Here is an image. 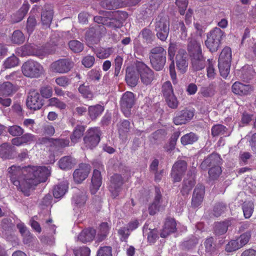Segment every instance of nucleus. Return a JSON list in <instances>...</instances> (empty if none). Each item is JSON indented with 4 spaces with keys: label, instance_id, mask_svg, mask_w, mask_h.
I'll return each mask as SVG.
<instances>
[{
    "label": "nucleus",
    "instance_id": "18",
    "mask_svg": "<svg viewBox=\"0 0 256 256\" xmlns=\"http://www.w3.org/2000/svg\"><path fill=\"white\" fill-rule=\"evenodd\" d=\"M176 44L178 46L176 50H178L176 57V66L180 72L184 73L186 72L188 64V54L185 50L180 48L179 45Z\"/></svg>",
    "mask_w": 256,
    "mask_h": 256
},
{
    "label": "nucleus",
    "instance_id": "27",
    "mask_svg": "<svg viewBox=\"0 0 256 256\" xmlns=\"http://www.w3.org/2000/svg\"><path fill=\"white\" fill-rule=\"evenodd\" d=\"M176 230V222L174 218H168L166 220L161 233L160 236L166 238L170 233L174 232Z\"/></svg>",
    "mask_w": 256,
    "mask_h": 256
},
{
    "label": "nucleus",
    "instance_id": "26",
    "mask_svg": "<svg viewBox=\"0 0 256 256\" xmlns=\"http://www.w3.org/2000/svg\"><path fill=\"white\" fill-rule=\"evenodd\" d=\"M92 184L90 186V191L92 194H95L99 190L102 183L100 172L94 170L92 178Z\"/></svg>",
    "mask_w": 256,
    "mask_h": 256
},
{
    "label": "nucleus",
    "instance_id": "62",
    "mask_svg": "<svg viewBox=\"0 0 256 256\" xmlns=\"http://www.w3.org/2000/svg\"><path fill=\"white\" fill-rule=\"evenodd\" d=\"M95 58L92 56H86L84 57L82 61V64L86 68H90L94 64Z\"/></svg>",
    "mask_w": 256,
    "mask_h": 256
},
{
    "label": "nucleus",
    "instance_id": "37",
    "mask_svg": "<svg viewBox=\"0 0 256 256\" xmlns=\"http://www.w3.org/2000/svg\"><path fill=\"white\" fill-rule=\"evenodd\" d=\"M254 72L252 68L250 66H245L238 72V75L244 80H248L252 78Z\"/></svg>",
    "mask_w": 256,
    "mask_h": 256
},
{
    "label": "nucleus",
    "instance_id": "30",
    "mask_svg": "<svg viewBox=\"0 0 256 256\" xmlns=\"http://www.w3.org/2000/svg\"><path fill=\"white\" fill-rule=\"evenodd\" d=\"M214 238L212 237L206 239L204 242L207 254L212 256H218V250L216 245L214 242Z\"/></svg>",
    "mask_w": 256,
    "mask_h": 256
},
{
    "label": "nucleus",
    "instance_id": "5",
    "mask_svg": "<svg viewBox=\"0 0 256 256\" xmlns=\"http://www.w3.org/2000/svg\"><path fill=\"white\" fill-rule=\"evenodd\" d=\"M166 50L162 46H156L151 50L150 61L156 70H160L164 68L166 62Z\"/></svg>",
    "mask_w": 256,
    "mask_h": 256
},
{
    "label": "nucleus",
    "instance_id": "52",
    "mask_svg": "<svg viewBox=\"0 0 256 256\" xmlns=\"http://www.w3.org/2000/svg\"><path fill=\"white\" fill-rule=\"evenodd\" d=\"M251 237V232L247 231L246 232L242 234L236 240L238 242V244L240 248H242L249 242Z\"/></svg>",
    "mask_w": 256,
    "mask_h": 256
},
{
    "label": "nucleus",
    "instance_id": "60",
    "mask_svg": "<svg viewBox=\"0 0 256 256\" xmlns=\"http://www.w3.org/2000/svg\"><path fill=\"white\" fill-rule=\"evenodd\" d=\"M162 91L164 98L174 94L172 87L170 82L168 81L164 84Z\"/></svg>",
    "mask_w": 256,
    "mask_h": 256
},
{
    "label": "nucleus",
    "instance_id": "2",
    "mask_svg": "<svg viewBox=\"0 0 256 256\" xmlns=\"http://www.w3.org/2000/svg\"><path fill=\"white\" fill-rule=\"evenodd\" d=\"M102 16H96L94 20L96 22L102 24V25L96 24L90 28L86 34V40L92 44L97 43L105 33L106 28L104 25L114 28H120L122 26L123 22L127 18L128 14L123 11L116 10L114 12H102L100 13Z\"/></svg>",
    "mask_w": 256,
    "mask_h": 256
},
{
    "label": "nucleus",
    "instance_id": "21",
    "mask_svg": "<svg viewBox=\"0 0 256 256\" xmlns=\"http://www.w3.org/2000/svg\"><path fill=\"white\" fill-rule=\"evenodd\" d=\"M194 116V111L186 109L178 112L174 118V122L176 125L184 124L191 120Z\"/></svg>",
    "mask_w": 256,
    "mask_h": 256
},
{
    "label": "nucleus",
    "instance_id": "58",
    "mask_svg": "<svg viewBox=\"0 0 256 256\" xmlns=\"http://www.w3.org/2000/svg\"><path fill=\"white\" fill-rule=\"evenodd\" d=\"M97 256H112V248L110 246L100 247L97 252Z\"/></svg>",
    "mask_w": 256,
    "mask_h": 256
},
{
    "label": "nucleus",
    "instance_id": "20",
    "mask_svg": "<svg viewBox=\"0 0 256 256\" xmlns=\"http://www.w3.org/2000/svg\"><path fill=\"white\" fill-rule=\"evenodd\" d=\"M90 170V166L88 164H81L79 168L74 172V179L77 183H80L88 176Z\"/></svg>",
    "mask_w": 256,
    "mask_h": 256
},
{
    "label": "nucleus",
    "instance_id": "46",
    "mask_svg": "<svg viewBox=\"0 0 256 256\" xmlns=\"http://www.w3.org/2000/svg\"><path fill=\"white\" fill-rule=\"evenodd\" d=\"M70 48L74 52H80L84 49L82 43L77 40H70L68 43Z\"/></svg>",
    "mask_w": 256,
    "mask_h": 256
},
{
    "label": "nucleus",
    "instance_id": "15",
    "mask_svg": "<svg viewBox=\"0 0 256 256\" xmlns=\"http://www.w3.org/2000/svg\"><path fill=\"white\" fill-rule=\"evenodd\" d=\"M120 104L122 111L126 117H128L134 104V94L130 92H124L121 98Z\"/></svg>",
    "mask_w": 256,
    "mask_h": 256
},
{
    "label": "nucleus",
    "instance_id": "22",
    "mask_svg": "<svg viewBox=\"0 0 256 256\" xmlns=\"http://www.w3.org/2000/svg\"><path fill=\"white\" fill-rule=\"evenodd\" d=\"M176 49H178V46L176 44L174 43H170V44L168 50V54L169 58L172 61V62L170 65L169 69L170 76L174 84L176 83V74L174 63V56Z\"/></svg>",
    "mask_w": 256,
    "mask_h": 256
},
{
    "label": "nucleus",
    "instance_id": "11",
    "mask_svg": "<svg viewBox=\"0 0 256 256\" xmlns=\"http://www.w3.org/2000/svg\"><path fill=\"white\" fill-rule=\"evenodd\" d=\"M74 66L73 62L68 58L60 59L53 62L50 66L52 72L59 74L68 72Z\"/></svg>",
    "mask_w": 256,
    "mask_h": 256
},
{
    "label": "nucleus",
    "instance_id": "43",
    "mask_svg": "<svg viewBox=\"0 0 256 256\" xmlns=\"http://www.w3.org/2000/svg\"><path fill=\"white\" fill-rule=\"evenodd\" d=\"M126 80L128 84L132 87L135 86L138 82V78L134 72L126 70Z\"/></svg>",
    "mask_w": 256,
    "mask_h": 256
},
{
    "label": "nucleus",
    "instance_id": "36",
    "mask_svg": "<svg viewBox=\"0 0 256 256\" xmlns=\"http://www.w3.org/2000/svg\"><path fill=\"white\" fill-rule=\"evenodd\" d=\"M110 229V225L108 222H102L100 226V230L96 236L97 240L101 242L108 236Z\"/></svg>",
    "mask_w": 256,
    "mask_h": 256
},
{
    "label": "nucleus",
    "instance_id": "53",
    "mask_svg": "<svg viewBox=\"0 0 256 256\" xmlns=\"http://www.w3.org/2000/svg\"><path fill=\"white\" fill-rule=\"evenodd\" d=\"M240 246L238 244V240H231L226 246L225 250L227 252H232L236 251L240 248Z\"/></svg>",
    "mask_w": 256,
    "mask_h": 256
},
{
    "label": "nucleus",
    "instance_id": "24",
    "mask_svg": "<svg viewBox=\"0 0 256 256\" xmlns=\"http://www.w3.org/2000/svg\"><path fill=\"white\" fill-rule=\"evenodd\" d=\"M69 142L68 140L63 138L54 139L52 138H43L40 140V144H45L46 146L65 147L68 146Z\"/></svg>",
    "mask_w": 256,
    "mask_h": 256
},
{
    "label": "nucleus",
    "instance_id": "28",
    "mask_svg": "<svg viewBox=\"0 0 256 256\" xmlns=\"http://www.w3.org/2000/svg\"><path fill=\"white\" fill-rule=\"evenodd\" d=\"M16 91V88L11 82H0V96H10Z\"/></svg>",
    "mask_w": 256,
    "mask_h": 256
},
{
    "label": "nucleus",
    "instance_id": "61",
    "mask_svg": "<svg viewBox=\"0 0 256 256\" xmlns=\"http://www.w3.org/2000/svg\"><path fill=\"white\" fill-rule=\"evenodd\" d=\"M36 24V20L34 17L30 16L27 20L26 30L29 34H30L34 30Z\"/></svg>",
    "mask_w": 256,
    "mask_h": 256
},
{
    "label": "nucleus",
    "instance_id": "14",
    "mask_svg": "<svg viewBox=\"0 0 256 256\" xmlns=\"http://www.w3.org/2000/svg\"><path fill=\"white\" fill-rule=\"evenodd\" d=\"M156 195L153 202L149 206V212L150 215L156 214L158 212L163 210L168 204V200L162 197L160 188H156Z\"/></svg>",
    "mask_w": 256,
    "mask_h": 256
},
{
    "label": "nucleus",
    "instance_id": "17",
    "mask_svg": "<svg viewBox=\"0 0 256 256\" xmlns=\"http://www.w3.org/2000/svg\"><path fill=\"white\" fill-rule=\"evenodd\" d=\"M186 168L187 164L184 160H179L174 163L171 172V176L174 182L181 180Z\"/></svg>",
    "mask_w": 256,
    "mask_h": 256
},
{
    "label": "nucleus",
    "instance_id": "54",
    "mask_svg": "<svg viewBox=\"0 0 256 256\" xmlns=\"http://www.w3.org/2000/svg\"><path fill=\"white\" fill-rule=\"evenodd\" d=\"M165 98L166 103L170 108H177L178 102L176 98L174 95V94L165 97Z\"/></svg>",
    "mask_w": 256,
    "mask_h": 256
},
{
    "label": "nucleus",
    "instance_id": "57",
    "mask_svg": "<svg viewBox=\"0 0 256 256\" xmlns=\"http://www.w3.org/2000/svg\"><path fill=\"white\" fill-rule=\"evenodd\" d=\"M48 104L50 106H54L60 110H64L66 108V104L56 98H52L49 99Z\"/></svg>",
    "mask_w": 256,
    "mask_h": 256
},
{
    "label": "nucleus",
    "instance_id": "7",
    "mask_svg": "<svg viewBox=\"0 0 256 256\" xmlns=\"http://www.w3.org/2000/svg\"><path fill=\"white\" fill-rule=\"evenodd\" d=\"M232 60V50L226 46L223 48L218 58V68L220 75L226 78L230 72Z\"/></svg>",
    "mask_w": 256,
    "mask_h": 256
},
{
    "label": "nucleus",
    "instance_id": "63",
    "mask_svg": "<svg viewBox=\"0 0 256 256\" xmlns=\"http://www.w3.org/2000/svg\"><path fill=\"white\" fill-rule=\"evenodd\" d=\"M90 252V249L86 246L80 248L74 251L76 256H89Z\"/></svg>",
    "mask_w": 256,
    "mask_h": 256
},
{
    "label": "nucleus",
    "instance_id": "38",
    "mask_svg": "<svg viewBox=\"0 0 256 256\" xmlns=\"http://www.w3.org/2000/svg\"><path fill=\"white\" fill-rule=\"evenodd\" d=\"M198 140V136L194 132H190L183 136L180 139L182 145L192 144Z\"/></svg>",
    "mask_w": 256,
    "mask_h": 256
},
{
    "label": "nucleus",
    "instance_id": "50",
    "mask_svg": "<svg viewBox=\"0 0 256 256\" xmlns=\"http://www.w3.org/2000/svg\"><path fill=\"white\" fill-rule=\"evenodd\" d=\"M194 182L192 180H184L181 190L182 195L184 196L188 194L194 186Z\"/></svg>",
    "mask_w": 256,
    "mask_h": 256
},
{
    "label": "nucleus",
    "instance_id": "32",
    "mask_svg": "<svg viewBox=\"0 0 256 256\" xmlns=\"http://www.w3.org/2000/svg\"><path fill=\"white\" fill-rule=\"evenodd\" d=\"M76 163V160L69 156L62 158L58 162L60 168L63 170L72 168Z\"/></svg>",
    "mask_w": 256,
    "mask_h": 256
},
{
    "label": "nucleus",
    "instance_id": "9",
    "mask_svg": "<svg viewBox=\"0 0 256 256\" xmlns=\"http://www.w3.org/2000/svg\"><path fill=\"white\" fill-rule=\"evenodd\" d=\"M224 34V32L218 28H214L207 34V39L205 44L211 52L218 50Z\"/></svg>",
    "mask_w": 256,
    "mask_h": 256
},
{
    "label": "nucleus",
    "instance_id": "10",
    "mask_svg": "<svg viewBox=\"0 0 256 256\" xmlns=\"http://www.w3.org/2000/svg\"><path fill=\"white\" fill-rule=\"evenodd\" d=\"M44 104L43 100L39 92L35 90H31L28 94L26 105L32 110L40 109Z\"/></svg>",
    "mask_w": 256,
    "mask_h": 256
},
{
    "label": "nucleus",
    "instance_id": "39",
    "mask_svg": "<svg viewBox=\"0 0 256 256\" xmlns=\"http://www.w3.org/2000/svg\"><path fill=\"white\" fill-rule=\"evenodd\" d=\"M230 225V221L217 222L214 226V232L217 235L226 233Z\"/></svg>",
    "mask_w": 256,
    "mask_h": 256
},
{
    "label": "nucleus",
    "instance_id": "42",
    "mask_svg": "<svg viewBox=\"0 0 256 256\" xmlns=\"http://www.w3.org/2000/svg\"><path fill=\"white\" fill-rule=\"evenodd\" d=\"M84 130V127L82 126H77L76 127L73 132V134L71 136V140L72 142L75 144L78 141V140L83 136Z\"/></svg>",
    "mask_w": 256,
    "mask_h": 256
},
{
    "label": "nucleus",
    "instance_id": "40",
    "mask_svg": "<svg viewBox=\"0 0 256 256\" xmlns=\"http://www.w3.org/2000/svg\"><path fill=\"white\" fill-rule=\"evenodd\" d=\"M143 234L144 236H148V240L150 243L154 242L158 236L156 230L154 229H148V226L146 224L143 228Z\"/></svg>",
    "mask_w": 256,
    "mask_h": 256
},
{
    "label": "nucleus",
    "instance_id": "29",
    "mask_svg": "<svg viewBox=\"0 0 256 256\" xmlns=\"http://www.w3.org/2000/svg\"><path fill=\"white\" fill-rule=\"evenodd\" d=\"M96 232L94 229L90 228L83 230L78 235V238L80 242L85 243L93 240Z\"/></svg>",
    "mask_w": 256,
    "mask_h": 256
},
{
    "label": "nucleus",
    "instance_id": "33",
    "mask_svg": "<svg viewBox=\"0 0 256 256\" xmlns=\"http://www.w3.org/2000/svg\"><path fill=\"white\" fill-rule=\"evenodd\" d=\"M68 184L66 182H62L54 186L53 194L55 198H60L62 197L68 190Z\"/></svg>",
    "mask_w": 256,
    "mask_h": 256
},
{
    "label": "nucleus",
    "instance_id": "23",
    "mask_svg": "<svg viewBox=\"0 0 256 256\" xmlns=\"http://www.w3.org/2000/svg\"><path fill=\"white\" fill-rule=\"evenodd\" d=\"M122 184V180L120 175L116 174L111 178L109 190L112 196L116 198L118 196Z\"/></svg>",
    "mask_w": 256,
    "mask_h": 256
},
{
    "label": "nucleus",
    "instance_id": "34",
    "mask_svg": "<svg viewBox=\"0 0 256 256\" xmlns=\"http://www.w3.org/2000/svg\"><path fill=\"white\" fill-rule=\"evenodd\" d=\"M104 110V107L100 104L92 106L88 108V113L90 117L92 120L100 116Z\"/></svg>",
    "mask_w": 256,
    "mask_h": 256
},
{
    "label": "nucleus",
    "instance_id": "48",
    "mask_svg": "<svg viewBox=\"0 0 256 256\" xmlns=\"http://www.w3.org/2000/svg\"><path fill=\"white\" fill-rule=\"evenodd\" d=\"M112 53L110 48H100L96 52V56L100 59H105L108 58Z\"/></svg>",
    "mask_w": 256,
    "mask_h": 256
},
{
    "label": "nucleus",
    "instance_id": "45",
    "mask_svg": "<svg viewBox=\"0 0 256 256\" xmlns=\"http://www.w3.org/2000/svg\"><path fill=\"white\" fill-rule=\"evenodd\" d=\"M243 212L246 218H250L254 211V204L251 202H245L242 206Z\"/></svg>",
    "mask_w": 256,
    "mask_h": 256
},
{
    "label": "nucleus",
    "instance_id": "59",
    "mask_svg": "<svg viewBox=\"0 0 256 256\" xmlns=\"http://www.w3.org/2000/svg\"><path fill=\"white\" fill-rule=\"evenodd\" d=\"M52 88L50 86H44L40 89V92L42 96L46 98H50L52 94Z\"/></svg>",
    "mask_w": 256,
    "mask_h": 256
},
{
    "label": "nucleus",
    "instance_id": "64",
    "mask_svg": "<svg viewBox=\"0 0 256 256\" xmlns=\"http://www.w3.org/2000/svg\"><path fill=\"white\" fill-rule=\"evenodd\" d=\"M24 144H30L36 140V136L31 134L26 133L20 136Z\"/></svg>",
    "mask_w": 256,
    "mask_h": 256
},
{
    "label": "nucleus",
    "instance_id": "55",
    "mask_svg": "<svg viewBox=\"0 0 256 256\" xmlns=\"http://www.w3.org/2000/svg\"><path fill=\"white\" fill-rule=\"evenodd\" d=\"M8 132L12 136H20L24 134V130L20 126L14 125L10 126Z\"/></svg>",
    "mask_w": 256,
    "mask_h": 256
},
{
    "label": "nucleus",
    "instance_id": "1",
    "mask_svg": "<svg viewBox=\"0 0 256 256\" xmlns=\"http://www.w3.org/2000/svg\"><path fill=\"white\" fill-rule=\"evenodd\" d=\"M12 182L24 195H30V190L40 182H46L50 174L49 166H29L21 168L12 166L8 168Z\"/></svg>",
    "mask_w": 256,
    "mask_h": 256
},
{
    "label": "nucleus",
    "instance_id": "47",
    "mask_svg": "<svg viewBox=\"0 0 256 256\" xmlns=\"http://www.w3.org/2000/svg\"><path fill=\"white\" fill-rule=\"evenodd\" d=\"M24 36L22 32L19 30H16L14 32L12 38V42L16 44H20L24 41Z\"/></svg>",
    "mask_w": 256,
    "mask_h": 256
},
{
    "label": "nucleus",
    "instance_id": "25",
    "mask_svg": "<svg viewBox=\"0 0 256 256\" xmlns=\"http://www.w3.org/2000/svg\"><path fill=\"white\" fill-rule=\"evenodd\" d=\"M204 194V187L202 184L198 185L194 188L192 198V204L194 207L201 204Z\"/></svg>",
    "mask_w": 256,
    "mask_h": 256
},
{
    "label": "nucleus",
    "instance_id": "8",
    "mask_svg": "<svg viewBox=\"0 0 256 256\" xmlns=\"http://www.w3.org/2000/svg\"><path fill=\"white\" fill-rule=\"evenodd\" d=\"M220 162L221 158L220 156L216 154H212L203 161L201 166L202 167L206 165L211 166L208 174L212 179H215L218 177L222 172Z\"/></svg>",
    "mask_w": 256,
    "mask_h": 256
},
{
    "label": "nucleus",
    "instance_id": "31",
    "mask_svg": "<svg viewBox=\"0 0 256 256\" xmlns=\"http://www.w3.org/2000/svg\"><path fill=\"white\" fill-rule=\"evenodd\" d=\"M87 200V196L83 192H78L76 194L72 199V204L74 206V210L76 208H81L84 206Z\"/></svg>",
    "mask_w": 256,
    "mask_h": 256
},
{
    "label": "nucleus",
    "instance_id": "16",
    "mask_svg": "<svg viewBox=\"0 0 256 256\" xmlns=\"http://www.w3.org/2000/svg\"><path fill=\"white\" fill-rule=\"evenodd\" d=\"M16 53L21 56L34 55L42 58L46 54L43 49L32 44H26L16 49Z\"/></svg>",
    "mask_w": 256,
    "mask_h": 256
},
{
    "label": "nucleus",
    "instance_id": "12",
    "mask_svg": "<svg viewBox=\"0 0 256 256\" xmlns=\"http://www.w3.org/2000/svg\"><path fill=\"white\" fill-rule=\"evenodd\" d=\"M100 130L98 128H90L84 138L86 146L91 149L96 147L100 141Z\"/></svg>",
    "mask_w": 256,
    "mask_h": 256
},
{
    "label": "nucleus",
    "instance_id": "6",
    "mask_svg": "<svg viewBox=\"0 0 256 256\" xmlns=\"http://www.w3.org/2000/svg\"><path fill=\"white\" fill-rule=\"evenodd\" d=\"M22 71L26 77L38 78L43 74L44 69L39 62L34 60H28L22 64Z\"/></svg>",
    "mask_w": 256,
    "mask_h": 256
},
{
    "label": "nucleus",
    "instance_id": "19",
    "mask_svg": "<svg viewBox=\"0 0 256 256\" xmlns=\"http://www.w3.org/2000/svg\"><path fill=\"white\" fill-rule=\"evenodd\" d=\"M232 90L235 94L246 96L250 94L254 89L250 84H245L240 82H236L232 86Z\"/></svg>",
    "mask_w": 256,
    "mask_h": 256
},
{
    "label": "nucleus",
    "instance_id": "3",
    "mask_svg": "<svg viewBox=\"0 0 256 256\" xmlns=\"http://www.w3.org/2000/svg\"><path fill=\"white\" fill-rule=\"evenodd\" d=\"M188 50L192 58V65L194 70L198 71L203 69L206 66V60L202 54L200 43L191 41L188 46Z\"/></svg>",
    "mask_w": 256,
    "mask_h": 256
},
{
    "label": "nucleus",
    "instance_id": "41",
    "mask_svg": "<svg viewBox=\"0 0 256 256\" xmlns=\"http://www.w3.org/2000/svg\"><path fill=\"white\" fill-rule=\"evenodd\" d=\"M53 17V12L52 10L43 11L41 16L42 22L44 26L49 27Z\"/></svg>",
    "mask_w": 256,
    "mask_h": 256
},
{
    "label": "nucleus",
    "instance_id": "49",
    "mask_svg": "<svg viewBox=\"0 0 256 256\" xmlns=\"http://www.w3.org/2000/svg\"><path fill=\"white\" fill-rule=\"evenodd\" d=\"M18 59L14 56H12L7 58L4 64L5 68H10L18 64Z\"/></svg>",
    "mask_w": 256,
    "mask_h": 256
},
{
    "label": "nucleus",
    "instance_id": "51",
    "mask_svg": "<svg viewBox=\"0 0 256 256\" xmlns=\"http://www.w3.org/2000/svg\"><path fill=\"white\" fill-rule=\"evenodd\" d=\"M226 128L223 125L216 124L212 128V134L213 136L224 134L226 132Z\"/></svg>",
    "mask_w": 256,
    "mask_h": 256
},
{
    "label": "nucleus",
    "instance_id": "13",
    "mask_svg": "<svg viewBox=\"0 0 256 256\" xmlns=\"http://www.w3.org/2000/svg\"><path fill=\"white\" fill-rule=\"evenodd\" d=\"M136 68L142 82L146 85L150 84L154 78L152 70L142 62L137 63Z\"/></svg>",
    "mask_w": 256,
    "mask_h": 256
},
{
    "label": "nucleus",
    "instance_id": "4",
    "mask_svg": "<svg viewBox=\"0 0 256 256\" xmlns=\"http://www.w3.org/2000/svg\"><path fill=\"white\" fill-rule=\"evenodd\" d=\"M154 28L157 37L162 41H165L170 32V22L168 17L163 14H159L156 18Z\"/></svg>",
    "mask_w": 256,
    "mask_h": 256
},
{
    "label": "nucleus",
    "instance_id": "56",
    "mask_svg": "<svg viewBox=\"0 0 256 256\" xmlns=\"http://www.w3.org/2000/svg\"><path fill=\"white\" fill-rule=\"evenodd\" d=\"M208 66L206 68L208 78L210 79H214L216 74V70L214 67V64L212 60L208 59Z\"/></svg>",
    "mask_w": 256,
    "mask_h": 256
},
{
    "label": "nucleus",
    "instance_id": "44",
    "mask_svg": "<svg viewBox=\"0 0 256 256\" xmlns=\"http://www.w3.org/2000/svg\"><path fill=\"white\" fill-rule=\"evenodd\" d=\"M78 91L85 98L90 100L93 98V94L90 90L88 86H86L84 84L80 85Z\"/></svg>",
    "mask_w": 256,
    "mask_h": 256
},
{
    "label": "nucleus",
    "instance_id": "35",
    "mask_svg": "<svg viewBox=\"0 0 256 256\" xmlns=\"http://www.w3.org/2000/svg\"><path fill=\"white\" fill-rule=\"evenodd\" d=\"M100 4L102 8L108 10L116 9L122 6L119 0H102Z\"/></svg>",
    "mask_w": 256,
    "mask_h": 256
}]
</instances>
